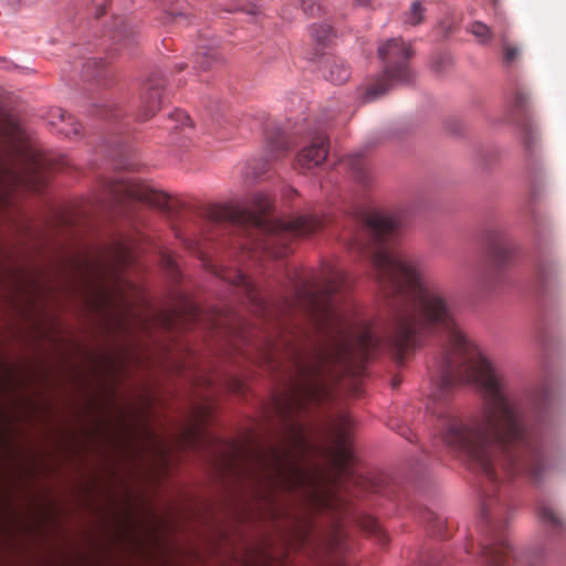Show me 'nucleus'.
I'll return each instance as SVG.
<instances>
[{
  "instance_id": "obj_42",
  "label": "nucleus",
  "mask_w": 566,
  "mask_h": 566,
  "mask_svg": "<svg viewBox=\"0 0 566 566\" xmlns=\"http://www.w3.org/2000/svg\"><path fill=\"white\" fill-rule=\"evenodd\" d=\"M358 3L360 4H367L368 3V0H356Z\"/></svg>"
},
{
  "instance_id": "obj_8",
  "label": "nucleus",
  "mask_w": 566,
  "mask_h": 566,
  "mask_svg": "<svg viewBox=\"0 0 566 566\" xmlns=\"http://www.w3.org/2000/svg\"><path fill=\"white\" fill-rule=\"evenodd\" d=\"M360 227L375 243L384 244L396 239L401 224L395 217L375 211L363 216Z\"/></svg>"
},
{
  "instance_id": "obj_12",
  "label": "nucleus",
  "mask_w": 566,
  "mask_h": 566,
  "mask_svg": "<svg viewBox=\"0 0 566 566\" xmlns=\"http://www.w3.org/2000/svg\"><path fill=\"white\" fill-rule=\"evenodd\" d=\"M328 140L324 134H318L307 147L296 156V164L302 169H312L325 161L328 154Z\"/></svg>"
},
{
  "instance_id": "obj_22",
  "label": "nucleus",
  "mask_w": 566,
  "mask_h": 566,
  "mask_svg": "<svg viewBox=\"0 0 566 566\" xmlns=\"http://www.w3.org/2000/svg\"><path fill=\"white\" fill-rule=\"evenodd\" d=\"M538 515L544 523H546L551 526H559L562 523L560 517L555 512V510L547 504L539 505Z\"/></svg>"
},
{
  "instance_id": "obj_19",
  "label": "nucleus",
  "mask_w": 566,
  "mask_h": 566,
  "mask_svg": "<svg viewBox=\"0 0 566 566\" xmlns=\"http://www.w3.org/2000/svg\"><path fill=\"white\" fill-rule=\"evenodd\" d=\"M424 7L421 1H413L410 10L405 13V22L410 25H418L423 21L424 18Z\"/></svg>"
},
{
  "instance_id": "obj_16",
  "label": "nucleus",
  "mask_w": 566,
  "mask_h": 566,
  "mask_svg": "<svg viewBox=\"0 0 566 566\" xmlns=\"http://www.w3.org/2000/svg\"><path fill=\"white\" fill-rule=\"evenodd\" d=\"M114 39L117 45L116 50H120L123 52L127 51L130 53L133 46L137 44L136 33L126 23H123L120 29L116 31Z\"/></svg>"
},
{
  "instance_id": "obj_7",
  "label": "nucleus",
  "mask_w": 566,
  "mask_h": 566,
  "mask_svg": "<svg viewBox=\"0 0 566 566\" xmlns=\"http://www.w3.org/2000/svg\"><path fill=\"white\" fill-rule=\"evenodd\" d=\"M353 420L342 415L331 427L332 459L338 473L343 476L353 475L354 451L350 446Z\"/></svg>"
},
{
  "instance_id": "obj_32",
  "label": "nucleus",
  "mask_w": 566,
  "mask_h": 566,
  "mask_svg": "<svg viewBox=\"0 0 566 566\" xmlns=\"http://www.w3.org/2000/svg\"><path fill=\"white\" fill-rule=\"evenodd\" d=\"M449 63V57L447 55H440L432 62V67L436 71H442L444 65Z\"/></svg>"
},
{
  "instance_id": "obj_39",
  "label": "nucleus",
  "mask_w": 566,
  "mask_h": 566,
  "mask_svg": "<svg viewBox=\"0 0 566 566\" xmlns=\"http://www.w3.org/2000/svg\"><path fill=\"white\" fill-rule=\"evenodd\" d=\"M531 134H528V136L525 137V144L527 147H531Z\"/></svg>"
},
{
  "instance_id": "obj_17",
  "label": "nucleus",
  "mask_w": 566,
  "mask_h": 566,
  "mask_svg": "<svg viewBox=\"0 0 566 566\" xmlns=\"http://www.w3.org/2000/svg\"><path fill=\"white\" fill-rule=\"evenodd\" d=\"M421 520L430 526V531L433 535H443L444 520L437 513L430 510H424L421 513Z\"/></svg>"
},
{
  "instance_id": "obj_13",
  "label": "nucleus",
  "mask_w": 566,
  "mask_h": 566,
  "mask_svg": "<svg viewBox=\"0 0 566 566\" xmlns=\"http://www.w3.org/2000/svg\"><path fill=\"white\" fill-rule=\"evenodd\" d=\"M560 274L558 262L553 258H541L536 263L535 276L537 283L546 287L554 283Z\"/></svg>"
},
{
  "instance_id": "obj_2",
  "label": "nucleus",
  "mask_w": 566,
  "mask_h": 566,
  "mask_svg": "<svg viewBox=\"0 0 566 566\" xmlns=\"http://www.w3.org/2000/svg\"><path fill=\"white\" fill-rule=\"evenodd\" d=\"M272 207L273 200L265 193L255 195L250 208L214 203V223L229 221L243 228L249 237V248L275 259L287 255L291 251L289 244L293 239L311 235L326 223L324 218L315 214L273 220L269 217Z\"/></svg>"
},
{
  "instance_id": "obj_44",
  "label": "nucleus",
  "mask_w": 566,
  "mask_h": 566,
  "mask_svg": "<svg viewBox=\"0 0 566 566\" xmlns=\"http://www.w3.org/2000/svg\"><path fill=\"white\" fill-rule=\"evenodd\" d=\"M177 67H178V71H181V70H184V64H178Z\"/></svg>"
},
{
  "instance_id": "obj_26",
  "label": "nucleus",
  "mask_w": 566,
  "mask_h": 566,
  "mask_svg": "<svg viewBox=\"0 0 566 566\" xmlns=\"http://www.w3.org/2000/svg\"><path fill=\"white\" fill-rule=\"evenodd\" d=\"M155 318L166 329H172L175 325V313H156Z\"/></svg>"
},
{
  "instance_id": "obj_35",
  "label": "nucleus",
  "mask_w": 566,
  "mask_h": 566,
  "mask_svg": "<svg viewBox=\"0 0 566 566\" xmlns=\"http://www.w3.org/2000/svg\"><path fill=\"white\" fill-rule=\"evenodd\" d=\"M175 115L177 116L178 120H189V117L182 111H177Z\"/></svg>"
},
{
  "instance_id": "obj_31",
  "label": "nucleus",
  "mask_w": 566,
  "mask_h": 566,
  "mask_svg": "<svg viewBox=\"0 0 566 566\" xmlns=\"http://www.w3.org/2000/svg\"><path fill=\"white\" fill-rule=\"evenodd\" d=\"M424 566H449V560L440 555H433L428 558Z\"/></svg>"
},
{
  "instance_id": "obj_36",
  "label": "nucleus",
  "mask_w": 566,
  "mask_h": 566,
  "mask_svg": "<svg viewBox=\"0 0 566 566\" xmlns=\"http://www.w3.org/2000/svg\"><path fill=\"white\" fill-rule=\"evenodd\" d=\"M210 66H211V61H210V59H209V57H207V59H206V61H203V62L201 63V67H202L203 70H209V69H210Z\"/></svg>"
},
{
  "instance_id": "obj_29",
  "label": "nucleus",
  "mask_w": 566,
  "mask_h": 566,
  "mask_svg": "<svg viewBox=\"0 0 566 566\" xmlns=\"http://www.w3.org/2000/svg\"><path fill=\"white\" fill-rule=\"evenodd\" d=\"M243 566H274L273 558L269 553H264L261 560H244Z\"/></svg>"
},
{
  "instance_id": "obj_34",
  "label": "nucleus",
  "mask_w": 566,
  "mask_h": 566,
  "mask_svg": "<svg viewBox=\"0 0 566 566\" xmlns=\"http://www.w3.org/2000/svg\"><path fill=\"white\" fill-rule=\"evenodd\" d=\"M348 245L352 249H358V250H361V251L365 249V243L360 239H358V238H356L352 242H349Z\"/></svg>"
},
{
  "instance_id": "obj_41",
  "label": "nucleus",
  "mask_w": 566,
  "mask_h": 566,
  "mask_svg": "<svg viewBox=\"0 0 566 566\" xmlns=\"http://www.w3.org/2000/svg\"><path fill=\"white\" fill-rule=\"evenodd\" d=\"M104 14V10L102 9H98L97 12H96V17H101Z\"/></svg>"
},
{
  "instance_id": "obj_48",
  "label": "nucleus",
  "mask_w": 566,
  "mask_h": 566,
  "mask_svg": "<svg viewBox=\"0 0 566 566\" xmlns=\"http://www.w3.org/2000/svg\"><path fill=\"white\" fill-rule=\"evenodd\" d=\"M213 275L217 276L218 273H217V269L214 268V272H213Z\"/></svg>"
},
{
  "instance_id": "obj_21",
  "label": "nucleus",
  "mask_w": 566,
  "mask_h": 566,
  "mask_svg": "<svg viewBox=\"0 0 566 566\" xmlns=\"http://www.w3.org/2000/svg\"><path fill=\"white\" fill-rule=\"evenodd\" d=\"M502 51H503V60L506 64H512L520 56V49L507 41L506 34H502Z\"/></svg>"
},
{
  "instance_id": "obj_38",
  "label": "nucleus",
  "mask_w": 566,
  "mask_h": 566,
  "mask_svg": "<svg viewBox=\"0 0 566 566\" xmlns=\"http://www.w3.org/2000/svg\"><path fill=\"white\" fill-rule=\"evenodd\" d=\"M166 261H167V265H168L171 270H174V269H175L174 261H172L171 259H169V258H167V259H166Z\"/></svg>"
},
{
  "instance_id": "obj_33",
  "label": "nucleus",
  "mask_w": 566,
  "mask_h": 566,
  "mask_svg": "<svg viewBox=\"0 0 566 566\" xmlns=\"http://www.w3.org/2000/svg\"><path fill=\"white\" fill-rule=\"evenodd\" d=\"M193 243V247H191L193 250H196V252L198 253V255L202 259V261H205L206 259V252H205V248L203 245L200 243V242H192Z\"/></svg>"
},
{
  "instance_id": "obj_30",
  "label": "nucleus",
  "mask_w": 566,
  "mask_h": 566,
  "mask_svg": "<svg viewBox=\"0 0 566 566\" xmlns=\"http://www.w3.org/2000/svg\"><path fill=\"white\" fill-rule=\"evenodd\" d=\"M95 289H96V293L98 294V296L101 298V302H103L105 304H111L114 302L111 292L106 287L96 286Z\"/></svg>"
},
{
  "instance_id": "obj_11",
  "label": "nucleus",
  "mask_w": 566,
  "mask_h": 566,
  "mask_svg": "<svg viewBox=\"0 0 566 566\" xmlns=\"http://www.w3.org/2000/svg\"><path fill=\"white\" fill-rule=\"evenodd\" d=\"M268 147L269 151L266 159L260 161L251 160L248 163L250 171L247 174L251 175L253 178H259L265 174L269 168V161L279 159L290 149L286 136L281 132H277L273 137L269 138Z\"/></svg>"
},
{
  "instance_id": "obj_24",
  "label": "nucleus",
  "mask_w": 566,
  "mask_h": 566,
  "mask_svg": "<svg viewBox=\"0 0 566 566\" xmlns=\"http://www.w3.org/2000/svg\"><path fill=\"white\" fill-rule=\"evenodd\" d=\"M311 33H312L313 38L316 39L317 42L324 43L331 36L332 28L329 24H326V23L312 24Z\"/></svg>"
},
{
  "instance_id": "obj_27",
  "label": "nucleus",
  "mask_w": 566,
  "mask_h": 566,
  "mask_svg": "<svg viewBox=\"0 0 566 566\" xmlns=\"http://www.w3.org/2000/svg\"><path fill=\"white\" fill-rule=\"evenodd\" d=\"M106 64V62L103 60V59H92V60H88L85 64H84V75L86 77H91V76H94L92 70L93 69H98V67H104Z\"/></svg>"
},
{
  "instance_id": "obj_40",
  "label": "nucleus",
  "mask_w": 566,
  "mask_h": 566,
  "mask_svg": "<svg viewBox=\"0 0 566 566\" xmlns=\"http://www.w3.org/2000/svg\"><path fill=\"white\" fill-rule=\"evenodd\" d=\"M139 324L143 325V328H147V322L143 318H138Z\"/></svg>"
},
{
  "instance_id": "obj_23",
  "label": "nucleus",
  "mask_w": 566,
  "mask_h": 566,
  "mask_svg": "<svg viewBox=\"0 0 566 566\" xmlns=\"http://www.w3.org/2000/svg\"><path fill=\"white\" fill-rule=\"evenodd\" d=\"M363 528H365L369 534L371 535H375L379 543L385 545L387 542H388V538H387V535L385 534V532L381 530L379 523L371 518V517H367L364 522H363Z\"/></svg>"
},
{
  "instance_id": "obj_1",
  "label": "nucleus",
  "mask_w": 566,
  "mask_h": 566,
  "mask_svg": "<svg viewBox=\"0 0 566 566\" xmlns=\"http://www.w3.org/2000/svg\"><path fill=\"white\" fill-rule=\"evenodd\" d=\"M371 264L388 307L380 334L369 324L359 325L355 333L340 326L335 294L347 286V274L339 268L328 264L318 273L294 272L291 297L275 307L248 276L237 275L235 284L256 311L274 319L280 340L271 344L273 353L283 348L294 368L287 388L274 400L284 437L276 446L258 447L247 454L259 469L256 479L271 490L305 492L316 510L340 515L339 500L321 490L303 463L312 446L297 417L329 402L334 380L361 377L366 361L377 352L387 348L401 363L426 338L443 333L448 344L433 402L444 401L461 382L479 386L484 398L478 411L464 417L447 407H430L439 418L443 443L493 486L518 474L542 481L552 464L538 433L525 423L504 374L463 333L441 287L419 261L401 251L379 247Z\"/></svg>"
},
{
  "instance_id": "obj_47",
  "label": "nucleus",
  "mask_w": 566,
  "mask_h": 566,
  "mask_svg": "<svg viewBox=\"0 0 566 566\" xmlns=\"http://www.w3.org/2000/svg\"><path fill=\"white\" fill-rule=\"evenodd\" d=\"M106 112H107V111H103V112L101 113V115H102V116H106Z\"/></svg>"
},
{
  "instance_id": "obj_5",
  "label": "nucleus",
  "mask_w": 566,
  "mask_h": 566,
  "mask_svg": "<svg viewBox=\"0 0 566 566\" xmlns=\"http://www.w3.org/2000/svg\"><path fill=\"white\" fill-rule=\"evenodd\" d=\"M286 545L291 551L311 548L317 554L318 566H353L347 558L349 545L347 535L340 526H337L324 538L319 547L314 548L313 538L307 525H298L293 534L286 538Z\"/></svg>"
},
{
  "instance_id": "obj_18",
  "label": "nucleus",
  "mask_w": 566,
  "mask_h": 566,
  "mask_svg": "<svg viewBox=\"0 0 566 566\" xmlns=\"http://www.w3.org/2000/svg\"><path fill=\"white\" fill-rule=\"evenodd\" d=\"M345 164L355 172V176L359 181H367L365 163L360 154L349 155L346 158Z\"/></svg>"
},
{
  "instance_id": "obj_3",
  "label": "nucleus",
  "mask_w": 566,
  "mask_h": 566,
  "mask_svg": "<svg viewBox=\"0 0 566 566\" xmlns=\"http://www.w3.org/2000/svg\"><path fill=\"white\" fill-rule=\"evenodd\" d=\"M506 503L485 495L482 503L481 517L486 524L481 539V566H518L514 549L503 531Z\"/></svg>"
},
{
  "instance_id": "obj_46",
  "label": "nucleus",
  "mask_w": 566,
  "mask_h": 566,
  "mask_svg": "<svg viewBox=\"0 0 566 566\" xmlns=\"http://www.w3.org/2000/svg\"><path fill=\"white\" fill-rule=\"evenodd\" d=\"M119 324L123 326V328H125L126 322L124 319L119 322Z\"/></svg>"
},
{
  "instance_id": "obj_45",
  "label": "nucleus",
  "mask_w": 566,
  "mask_h": 566,
  "mask_svg": "<svg viewBox=\"0 0 566 566\" xmlns=\"http://www.w3.org/2000/svg\"><path fill=\"white\" fill-rule=\"evenodd\" d=\"M125 312H126V313H125V315H126V316L130 315V313H129V312H130V310H129V308H126V310H125Z\"/></svg>"
},
{
  "instance_id": "obj_9",
  "label": "nucleus",
  "mask_w": 566,
  "mask_h": 566,
  "mask_svg": "<svg viewBox=\"0 0 566 566\" xmlns=\"http://www.w3.org/2000/svg\"><path fill=\"white\" fill-rule=\"evenodd\" d=\"M164 87V76L158 72L153 73L143 84L140 106L137 115L140 120H148L160 109Z\"/></svg>"
},
{
  "instance_id": "obj_49",
  "label": "nucleus",
  "mask_w": 566,
  "mask_h": 566,
  "mask_svg": "<svg viewBox=\"0 0 566 566\" xmlns=\"http://www.w3.org/2000/svg\"><path fill=\"white\" fill-rule=\"evenodd\" d=\"M213 465H214V468L217 467V462L216 461L213 462Z\"/></svg>"
},
{
  "instance_id": "obj_37",
  "label": "nucleus",
  "mask_w": 566,
  "mask_h": 566,
  "mask_svg": "<svg viewBox=\"0 0 566 566\" xmlns=\"http://www.w3.org/2000/svg\"><path fill=\"white\" fill-rule=\"evenodd\" d=\"M270 505H271V512H270V515L274 518L275 515H276V507H275V503L274 502H270Z\"/></svg>"
},
{
  "instance_id": "obj_25",
  "label": "nucleus",
  "mask_w": 566,
  "mask_h": 566,
  "mask_svg": "<svg viewBox=\"0 0 566 566\" xmlns=\"http://www.w3.org/2000/svg\"><path fill=\"white\" fill-rule=\"evenodd\" d=\"M305 14L314 17L321 12V6L317 0H298Z\"/></svg>"
},
{
  "instance_id": "obj_10",
  "label": "nucleus",
  "mask_w": 566,
  "mask_h": 566,
  "mask_svg": "<svg viewBox=\"0 0 566 566\" xmlns=\"http://www.w3.org/2000/svg\"><path fill=\"white\" fill-rule=\"evenodd\" d=\"M486 242L490 256L497 266H503L510 262L515 248L505 231L501 229L489 230L486 233Z\"/></svg>"
},
{
  "instance_id": "obj_4",
  "label": "nucleus",
  "mask_w": 566,
  "mask_h": 566,
  "mask_svg": "<svg viewBox=\"0 0 566 566\" xmlns=\"http://www.w3.org/2000/svg\"><path fill=\"white\" fill-rule=\"evenodd\" d=\"M413 52L402 39L386 41L378 48V56L384 62L382 74L367 88L365 102H371L384 95L394 83H410L413 74L408 65Z\"/></svg>"
},
{
  "instance_id": "obj_14",
  "label": "nucleus",
  "mask_w": 566,
  "mask_h": 566,
  "mask_svg": "<svg viewBox=\"0 0 566 566\" xmlns=\"http://www.w3.org/2000/svg\"><path fill=\"white\" fill-rule=\"evenodd\" d=\"M51 124L56 125L61 134L66 137L80 134V124L67 112L56 108L51 113Z\"/></svg>"
},
{
  "instance_id": "obj_6",
  "label": "nucleus",
  "mask_w": 566,
  "mask_h": 566,
  "mask_svg": "<svg viewBox=\"0 0 566 566\" xmlns=\"http://www.w3.org/2000/svg\"><path fill=\"white\" fill-rule=\"evenodd\" d=\"M107 189L118 203L140 202L156 208L170 217L175 216L180 207L179 201L167 193L157 191L145 182L128 178L111 181L107 185Z\"/></svg>"
},
{
  "instance_id": "obj_20",
  "label": "nucleus",
  "mask_w": 566,
  "mask_h": 566,
  "mask_svg": "<svg viewBox=\"0 0 566 566\" xmlns=\"http://www.w3.org/2000/svg\"><path fill=\"white\" fill-rule=\"evenodd\" d=\"M469 31L479 40L480 43L482 44H486L491 41L492 39V32H491V29L480 22V21H474L470 24L469 27Z\"/></svg>"
},
{
  "instance_id": "obj_15",
  "label": "nucleus",
  "mask_w": 566,
  "mask_h": 566,
  "mask_svg": "<svg viewBox=\"0 0 566 566\" xmlns=\"http://www.w3.org/2000/svg\"><path fill=\"white\" fill-rule=\"evenodd\" d=\"M325 76L332 83L343 84L349 78L350 70L344 61L333 59L328 62V73Z\"/></svg>"
},
{
  "instance_id": "obj_28",
  "label": "nucleus",
  "mask_w": 566,
  "mask_h": 566,
  "mask_svg": "<svg viewBox=\"0 0 566 566\" xmlns=\"http://www.w3.org/2000/svg\"><path fill=\"white\" fill-rule=\"evenodd\" d=\"M528 103V95L523 91H516L514 94L513 106L518 111H524Z\"/></svg>"
},
{
  "instance_id": "obj_43",
  "label": "nucleus",
  "mask_w": 566,
  "mask_h": 566,
  "mask_svg": "<svg viewBox=\"0 0 566 566\" xmlns=\"http://www.w3.org/2000/svg\"><path fill=\"white\" fill-rule=\"evenodd\" d=\"M265 497H270V499H269V503H270L271 501H272V502H274V500L272 499V495L265 494Z\"/></svg>"
}]
</instances>
